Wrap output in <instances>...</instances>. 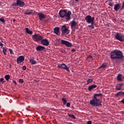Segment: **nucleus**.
Wrapping results in <instances>:
<instances>
[{
  "label": "nucleus",
  "mask_w": 124,
  "mask_h": 124,
  "mask_svg": "<svg viewBox=\"0 0 124 124\" xmlns=\"http://www.w3.org/2000/svg\"><path fill=\"white\" fill-rule=\"evenodd\" d=\"M61 44H62L63 45H65L66 47H72V44L71 43L64 40H61Z\"/></svg>",
  "instance_id": "9"
},
{
  "label": "nucleus",
  "mask_w": 124,
  "mask_h": 124,
  "mask_svg": "<svg viewBox=\"0 0 124 124\" xmlns=\"http://www.w3.org/2000/svg\"><path fill=\"white\" fill-rule=\"evenodd\" d=\"M116 96L119 97V96H123L124 95V92H119L118 93L115 94Z\"/></svg>",
  "instance_id": "20"
},
{
  "label": "nucleus",
  "mask_w": 124,
  "mask_h": 124,
  "mask_svg": "<svg viewBox=\"0 0 124 124\" xmlns=\"http://www.w3.org/2000/svg\"><path fill=\"white\" fill-rule=\"evenodd\" d=\"M76 2H78L79 1V0H75Z\"/></svg>",
  "instance_id": "49"
},
{
  "label": "nucleus",
  "mask_w": 124,
  "mask_h": 124,
  "mask_svg": "<svg viewBox=\"0 0 124 124\" xmlns=\"http://www.w3.org/2000/svg\"><path fill=\"white\" fill-rule=\"evenodd\" d=\"M30 62H31V64H36L37 62H35V61H34V60H33V59L32 58H31L30 59Z\"/></svg>",
  "instance_id": "24"
},
{
  "label": "nucleus",
  "mask_w": 124,
  "mask_h": 124,
  "mask_svg": "<svg viewBox=\"0 0 124 124\" xmlns=\"http://www.w3.org/2000/svg\"><path fill=\"white\" fill-rule=\"evenodd\" d=\"M87 124H92V121H88L87 123Z\"/></svg>",
  "instance_id": "43"
},
{
  "label": "nucleus",
  "mask_w": 124,
  "mask_h": 124,
  "mask_svg": "<svg viewBox=\"0 0 124 124\" xmlns=\"http://www.w3.org/2000/svg\"><path fill=\"white\" fill-rule=\"evenodd\" d=\"M17 6L20 7H24L25 6V2L21 0H17Z\"/></svg>",
  "instance_id": "14"
},
{
  "label": "nucleus",
  "mask_w": 124,
  "mask_h": 124,
  "mask_svg": "<svg viewBox=\"0 0 124 124\" xmlns=\"http://www.w3.org/2000/svg\"><path fill=\"white\" fill-rule=\"evenodd\" d=\"M110 59L111 60H123L124 55L122 51L115 49L110 53Z\"/></svg>",
  "instance_id": "1"
},
{
  "label": "nucleus",
  "mask_w": 124,
  "mask_h": 124,
  "mask_svg": "<svg viewBox=\"0 0 124 124\" xmlns=\"http://www.w3.org/2000/svg\"><path fill=\"white\" fill-rule=\"evenodd\" d=\"M2 42H3V41H2Z\"/></svg>",
  "instance_id": "54"
},
{
  "label": "nucleus",
  "mask_w": 124,
  "mask_h": 124,
  "mask_svg": "<svg viewBox=\"0 0 124 124\" xmlns=\"http://www.w3.org/2000/svg\"><path fill=\"white\" fill-rule=\"evenodd\" d=\"M38 16L39 17V20L40 21H42V20H43V19H45V18H46V16H45V15H44L43 13H38Z\"/></svg>",
  "instance_id": "13"
},
{
  "label": "nucleus",
  "mask_w": 124,
  "mask_h": 124,
  "mask_svg": "<svg viewBox=\"0 0 124 124\" xmlns=\"http://www.w3.org/2000/svg\"><path fill=\"white\" fill-rule=\"evenodd\" d=\"M32 38L34 41L37 42V41H41L43 39V36L35 34L32 36Z\"/></svg>",
  "instance_id": "6"
},
{
  "label": "nucleus",
  "mask_w": 124,
  "mask_h": 124,
  "mask_svg": "<svg viewBox=\"0 0 124 124\" xmlns=\"http://www.w3.org/2000/svg\"><path fill=\"white\" fill-rule=\"evenodd\" d=\"M25 30H26V32L28 34H31V35L32 34V31L30 30L29 28H26Z\"/></svg>",
  "instance_id": "23"
},
{
  "label": "nucleus",
  "mask_w": 124,
  "mask_h": 124,
  "mask_svg": "<svg viewBox=\"0 0 124 124\" xmlns=\"http://www.w3.org/2000/svg\"><path fill=\"white\" fill-rule=\"evenodd\" d=\"M122 9H124V2L122 3Z\"/></svg>",
  "instance_id": "42"
},
{
  "label": "nucleus",
  "mask_w": 124,
  "mask_h": 124,
  "mask_svg": "<svg viewBox=\"0 0 124 124\" xmlns=\"http://www.w3.org/2000/svg\"><path fill=\"white\" fill-rule=\"evenodd\" d=\"M96 87H97V85H96L95 84L89 86L88 91L89 92H91V91H92V90H93V89H95V88H96Z\"/></svg>",
  "instance_id": "17"
},
{
  "label": "nucleus",
  "mask_w": 124,
  "mask_h": 124,
  "mask_svg": "<svg viewBox=\"0 0 124 124\" xmlns=\"http://www.w3.org/2000/svg\"><path fill=\"white\" fill-rule=\"evenodd\" d=\"M6 81H8L10 79V76L9 75H6L4 77Z\"/></svg>",
  "instance_id": "30"
},
{
  "label": "nucleus",
  "mask_w": 124,
  "mask_h": 124,
  "mask_svg": "<svg viewBox=\"0 0 124 124\" xmlns=\"http://www.w3.org/2000/svg\"><path fill=\"white\" fill-rule=\"evenodd\" d=\"M45 49H46L45 47L42 46H38L36 48V51H39V52H41V51H43Z\"/></svg>",
  "instance_id": "15"
},
{
  "label": "nucleus",
  "mask_w": 124,
  "mask_h": 124,
  "mask_svg": "<svg viewBox=\"0 0 124 124\" xmlns=\"http://www.w3.org/2000/svg\"><path fill=\"white\" fill-rule=\"evenodd\" d=\"M54 33L57 34V35H59L60 34V28L56 27L54 29Z\"/></svg>",
  "instance_id": "18"
},
{
  "label": "nucleus",
  "mask_w": 124,
  "mask_h": 124,
  "mask_svg": "<svg viewBox=\"0 0 124 124\" xmlns=\"http://www.w3.org/2000/svg\"><path fill=\"white\" fill-rule=\"evenodd\" d=\"M108 5L111 7L113 6V5H114V2H113V1H112V0H110L108 1Z\"/></svg>",
  "instance_id": "26"
},
{
  "label": "nucleus",
  "mask_w": 124,
  "mask_h": 124,
  "mask_svg": "<svg viewBox=\"0 0 124 124\" xmlns=\"http://www.w3.org/2000/svg\"><path fill=\"white\" fill-rule=\"evenodd\" d=\"M32 12H30L29 10H27L24 13V14L26 15H31Z\"/></svg>",
  "instance_id": "27"
},
{
  "label": "nucleus",
  "mask_w": 124,
  "mask_h": 124,
  "mask_svg": "<svg viewBox=\"0 0 124 124\" xmlns=\"http://www.w3.org/2000/svg\"><path fill=\"white\" fill-rule=\"evenodd\" d=\"M107 66V63L105 62L103 63L101 66H100V67H99L98 68V69H100V68H103V69H104V68H105V67H106Z\"/></svg>",
  "instance_id": "21"
},
{
  "label": "nucleus",
  "mask_w": 124,
  "mask_h": 124,
  "mask_svg": "<svg viewBox=\"0 0 124 124\" xmlns=\"http://www.w3.org/2000/svg\"><path fill=\"white\" fill-rule=\"evenodd\" d=\"M59 14L61 18H64L66 21H69L70 18H71V16L72 13L70 11H69L66 13V10H60Z\"/></svg>",
  "instance_id": "2"
},
{
  "label": "nucleus",
  "mask_w": 124,
  "mask_h": 124,
  "mask_svg": "<svg viewBox=\"0 0 124 124\" xmlns=\"http://www.w3.org/2000/svg\"><path fill=\"white\" fill-rule=\"evenodd\" d=\"M121 9V5L119 3L114 5V9L115 11H118Z\"/></svg>",
  "instance_id": "16"
},
{
  "label": "nucleus",
  "mask_w": 124,
  "mask_h": 124,
  "mask_svg": "<svg viewBox=\"0 0 124 124\" xmlns=\"http://www.w3.org/2000/svg\"><path fill=\"white\" fill-rule=\"evenodd\" d=\"M89 28H91V29H94V26H93V23H91V25L89 26Z\"/></svg>",
  "instance_id": "36"
},
{
  "label": "nucleus",
  "mask_w": 124,
  "mask_h": 124,
  "mask_svg": "<svg viewBox=\"0 0 124 124\" xmlns=\"http://www.w3.org/2000/svg\"><path fill=\"white\" fill-rule=\"evenodd\" d=\"M6 52H3V53H4V55H6V53H5Z\"/></svg>",
  "instance_id": "51"
},
{
  "label": "nucleus",
  "mask_w": 124,
  "mask_h": 124,
  "mask_svg": "<svg viewBox=\"0 0 124 124\" xmlns=\"http://www.w3.org/2000/svg\"><path fill=\"white\" fill-rule=\"evenodd\" d=\"M101 101L98 98H93L91 100H90V104L93 106V107H98V106L102 107L101 104Z\"/></svg>",
  "instance_id": "3"
},
{
  "label": "nucleus",
  "mask_w": 124,
  "mask_h": 124,
  "mask_svg": "<svg viewBox=\"0 0 124 124\" xmlns=\"http://www.w3.org/2000/svg\"><path fill=\"white\" fill-rule=\"evenodd\" d=\"M115 38L120 42H124V34L122 35L121 33L117 32L115 35Z\"/></svg>",
  "instance_id": "4"
},
{
  "label": "nucleus",
  "mask_w": 124,
  "mask_h": 124,
  "mask_svg": "<svg viewBox=\"0 0 124 124\" xmlns=\"http://www.w3.org/2000/svg\"><path fill=\"white\" fill-rule=\"evenodd\" d=\"M68 116H69L70 118H72V119H73L74 120H76V117H75L73 114H68Z\"/></svg>",
  "instance_id": "29"
},
{
  "label": "nucleus",
  "mask_w": 124,
  "mask_h": 124,
  "mask_svg": "<svg viewBox=\"0 0 124 124\" xmlns=\"http://www.w3.org/2000/svg\"><path fill=\"white\" fill-rule=\"evenodd\" d=\"M0 46L1 47H3V44H2V43L1 42H0Z\"/></svg>",
  "instance_id": "45"
},
{
  "label": "nucleus",
  "mask_w": 124,
  "mask_h": 124,
  "mask_svg": "<svg viewBox=\"0 0 124 124\" xmlns=\"http://www.w3.org/2000/svg\"><path fill=\"white\" fill-rule=\"evenodd\" d=\"M78 24L77 22L75 21V20H73L72 22H71V28H73L74 27H76Z\"/></svg>",
  "instance_id": "19"
},
{
  "label": "nucleus",
  "mask_w": 124,
  "mask_h": 124,
  "mask_svg": "<svg viewBox=\"0 0 124 124\" xmlns=\"http://www.w3.org/2000/svg\"><path fill=\"white\" fill-rule=\"evenodd\" d=\"M62 34H68L69 33V30L66 28V26L63 25L61 28Z\"/></svg>",
  "instance_id": "8"
},
{
  "label": "nucleus",
  "mask_w": 124,
  "mask_h": 124,
  "mask_svg": "<svg viewBox=\"0 0 124 124\" xmlns=\"http://www.w3.org/2000/svg\"><path fill=\"white\" fill-rule=\"evenodd\" d=\"M121 103L124 104V98L121 101Z\"/></svg>",
  "instance_id": "46"
},
{
  "label": "nucleus",
  "mask_w": 124,
  "mask_h": 124,
  "mask_svg": "<svg viewBox=\"0 0 124 124\" xmlns=\"http://www.w3.org/2000/svg\"><path fill=\"white\" fill-rule=\"evenodd\" d=\"M57 67L58 68H62V69H65V70L67 71L68 72H70V70H69V67H68L65 64L62 63L61 64H58Z\"/></svg>",
  "instance_id": "7"
},
{
  "label": "nucleus",
  "mask_w": 124,
  "mask_h": 124,
  "mask_svg": "<svg viewBox=\"0 0 124 124\" xmlns=\"http://www.w3.org/2000/svg\"><path fill=\"white\" fill-rule=\"evenodd\" d=\"M25 61V57L24 56H20L16 59V62L17 64L23 62Z\"/></svg>",
  "instance_id": "10"
},
{
  "label": "nucleus",
  "mask_w": 124,
  "mask_h": 124,
  "mask_svg": "<svg viewBox=\"0 0 124 124\" xmlns=\"http://www.w3.org/2000/svg\"><path fill=\"white\" fill-rule=\"evenodd\" d=\"M9 51H10V54H11L12 55H14V52H13V50H11V49H10Z\"/></svg>",
  "instance_id": "37"
},
{
  "label": "nucleus",
  "mask_w": 124,
  "mask_h": 124,
  "mask_svg": "<svg viewBox=\"0 0 124 124\" xmlns=\"http://www.w3.org/2000/svg\"><path fill=\"white\" fill-rule=\"evenodd\" d=\"M74 3H75V2H73V4H74Z\"/></svg>",
  "instance_id": "53"
},
{
  "label": "nucleus",
  "mask_w": 124,
  "mask_h": 124,
  "mask_svg": "<svg viewBox=\"0 0 124 124\" xmlns=\"http://www.w3.org/2000/svg\"><path fill=\"white\" fill-rule=\"evenodd\" d=\"M66 107H70V103H67L66 104Z\"/></svg>",
  "instance_id": "40"
},
{
  "label": "nucleus",
  "mask_w": 124,
  "mask_h": 124,
  "mask_svg": "<svg viewBox=\"0 0 124 124\" xmlns=\"http://www.w3.org/2000/svg\"><path fill=\"white\" fill-rule=\"evenodd\" d=\"M12 6H18V4H17V1L16 0V2L13 3L12 5Z\"/></svg>",
  "instance_id": "33"
},
{
  "label": "nucleus",
  "mask_w": 124,
  "mask_h": 124,
  "mask_svg": "<svg viewBox=\"0 0 124 124\" xmlns=\"http://www.w3.org/2000/svg\"><path fill=\"white\" fill-rule=\"evenodd\" d=\"M85 20L88 24H94V17H92L91 16L88 15L85 18Z\"/></svg>",
  "instance_id": "5"
},
{
  "label": "nucleus",
  "mask_w": 124,
  "mask_h": 124,
  "mask_svg": "<svg viewBox=\"0 0 124 124\" xmlns=\"http://www.w3.org/2000/svg\"><path fill=\"white\" fill-rule=\"evenodd\" d=\"M0 21L3 23H5V20H4V18H3V17L0 18Z\"/></svg>",
  "instance_id": "32"
},
{
  "label": "nucleus",
  "mask_w": 124,
  "mask_h": 124,
  "mask_svg": "<svg viewBox=\"0 0 124 124\" xmlns=\"http://www.w3.org/2000/svg\"><path fill=\"white\" fill-rule=\"evenodd\" d=\"M28 111H31L30 110H29V109H27Z\"/></svg>",
  "instance_id": "52"
},
{
  "label": "nucleus",
  "mask_w": 124,
  "mask_h": 124,
  "mask_svg": "<svg viewBox=\"0 0 124 124\" xmlns=\"http://www.w3.org/2000/svg\"><path fill=\"white\" fill-rule=\"evenodd\" d=\"M13 83H14L15 85H17V82H16V81L13 80Z\"/></svg>",
  "instance_id": "47"
},
{
  "label": "nucleus",
  "mask_w": 124,
  "mask_h": 124,
  "mask_svg": "<svg viewBox=\"0 0 124 124\" xmlns=\"http://www.w3.org/2000/svg\"><path fill=\"white\" fill-rule=\"evenodd\" d=\"M122 76H123V75H122L121 74H119L117 76V79L118 81H123V79H122Z\"/></svg>",
  "instance_id": "25"
},
{
  "label": "nucleus",
  "mask_w": 124,
  "mask_h": 124,
  "mask_svg": "<svg viewBox=\"0 0 124 124\" xmlns=\"http://www.w3.org/2000/svg\"><path fill=\"white\" fill-rule=\"evenodd\" d=\"M93 78H88L87 80V84H91V83H93Z\"/></svg>",
  "instance_id": "28"
},
{
  "label": "nucleus",
  "mask_w": 124,
  "mask_h": 124,
  "mask_svg": "<svg viewBox=\"0 0 124 124\" xmlns=\"http://www.w3.org/2000/svg\"><path fill=\"white\" fill-rule=\"evenodd\" d=\"M2 52L3 53H4L5 52H7V48H6V47H3Z\"/></svg>",
  "instance_id": "35"
},
{
  "label": "nucleus",
  "mask_w": 124,
  "mask_h": 124,
  "mask_svg": "<svg viewBox=\"0 0 124 124\" xmlns=\"http://www.w3.org/2000/svg\"><path fill=\"white\" fill-rule=\"evenodd\" d=\"M41 43L44 46H49V42L47 39H43L41 40Z\"/></svg>",
  "instance_id": "11"
},
{
  "label": "nucleus",
  "mask_w": 124,
  "mask_h": 124,
  "mask_svg": "<svg viewBox=\"0 0 124 124\" xmlns=\"http://www.w3.org/2000/svg\"><path fill=\"white\" fill-rule=\"evenodd\" d=\"M61 52H62V53H65V50L64 49H62Z\"/></svg>",
  "instance_id": "44"
},
{
  "label": "nucleus",
  "mask_w": 124,
  "mask_h": 124,
  "mask_svg": "<svg viewBox=\"0 0 124 124\" xmlns=\"http://www.w3.org/2000/svg\"><path fill=\"white\" fill-rule=\"evenodd\" d=\"M23 70H26L27 69V67L26 66H23L22 67Z\"/></svg>",
  "instance_id": "39"
},
{
  "label": "nucleus",
  "mask_w": 124,
  "mask_h": 124,
  "mask_svg": "<svg viewBox=\"0 0 124 124\" xmlns=\"http://www.w3.org/2000/svg\"><path fill=\"white\" fill-rule=\"evenodd\" d=\"M75 51H76L75 49H73L71 50V52H75Z\"/></svg>",
  "instance_id": "48"
},
{
  "label": "nucleus",
  "mask_w": 124,
  "mask_h": 124,
  "mask_svg": "<svg viewBox=\"0 0 124 124\" xmlns=\"http://www.w3.org/2000/svg\"><path fill=\"white\" fill-rule=\"evenodd\" d=\"M19 83H24V80L23 79H19Z\"/></svg>",
  "instance_id": "38"
},
{
  "label": "nucleus",
  "mask_w": 124,
  "mask_h": 124,
  "mask_svg": "<svg viewBox=\"0 0 124 124\" xmlns=\"http://www.w3.org/2000/svg\"><path fill=\"white\" fill-rule=\"evenodd\" d=\"M3 80H4V78H1L0 79V82H1V84H4V83H5V81H3Z\"/></svg>",
  "instance_id": "34"
},
{
  "label": "nucleus",
  "mask_w": 124,
  "mask_h": 124,
  "mask_svg": "<svg viewBox=\"0 0 124 124\" xmlns=\"http://www.w3.org/2000/svg\"><path fill=\"white\" fill-rule=\"evenodd\" d=\"M62 101H63V104L64 105H65L66 104L67 101H66V99H65L64 98H62Z\"/></svg>",
  "instance_id": "31"
},
{
  "label": "nucleus",
  "mask_w": 124,
  "mask_h": 124,
  "mask_svg": "<svg viewBox=\"0 0 124 124\" xmlns=\"http://www.w3.org/2000/svg\"><path fill=\"white\" fill-rule=\"evenodd\" d=\"M88 59H92V60H93V56H92V55H89Z\"/></svg>",
  "instance_id": "41"
},
{
  "label": "nucleus",
  "mask_w": 124,
  "mask_h": 124,
  "mask_svg": "<svg viewBox=\"0 0 124 124\" xmlns=\"http://www.w3.org/2000/svg\"><path fill=\"white\" fill-rule=\"evenodd\" d=\"M15 21H16V19H13V22H14V23L15 22Z\"/></svg>",
  "instance_id": "50"
},
{
  "label": "nucleus",
  "mask_w": 124,
  "mask_h": 124,
  "mask_svg": "<svg viewBox=\"0 0 124 124\" xmlns=\"http://www.w3.org/2000/svg\"><path fill=\"white\" fill-rule=\"evenodd\" d=\"M124 86V83H119L115 86V90L116 91H122V88Z\"/></svg>",
  "instance_id": "12"
},
{
  "label": "nucleus",
  "mask_w": 124,
  "mask_h": 124,
  "mask_svg": "<svg viewBox=\"0 0 124 124\" xmlns=\"http://www.w3.org/2000/svg\"><path fill=\"white\" fill-rule=\"evenodd\" d=\"M103 95V94H102V93H95L93 95V98H97V97H98V96H102Z\"/></svg>",
  "instance_id": "22"
}]
</instances>
